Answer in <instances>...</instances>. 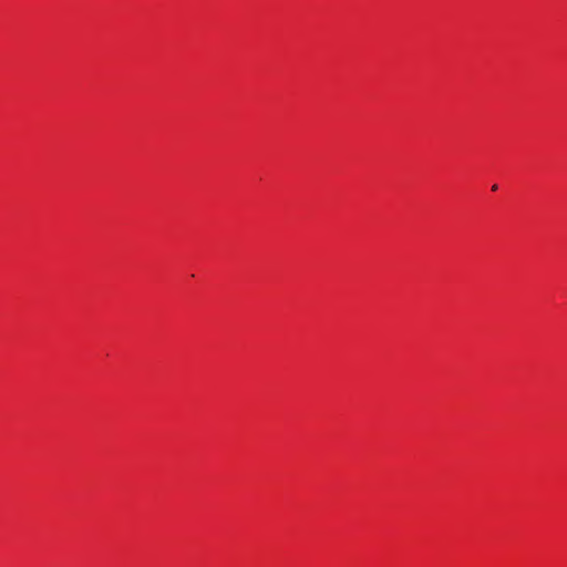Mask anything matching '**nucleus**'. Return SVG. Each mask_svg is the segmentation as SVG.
I'll list each match as a JSON object with an SVG mask.
<instances>
[{
    "instance_id": "obj_1",
    "label": "nucleus",
    "mask_w": 567,
    "mask_h": 567,
    "mask_svg": "<svg viewBox=\"0 0 567 567\" xmlns=\"http://www.w3.org/2000/svg\"><path fill=\"white\" fill-rule=\"evenodd\" d=\"M497 188H498V187H497V185H494V186L492 187V190H497Z\"/></svg>"
}]
</instances>
